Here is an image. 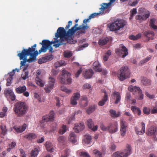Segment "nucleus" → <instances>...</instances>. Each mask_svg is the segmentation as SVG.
I'll use <instances>...</instances> for the list:
<instances>
[{"mask_svg": "<svg viewBox=\"0 0 157 157\" xmlns=\"http://www.w3.org/2000/svg\"><path fill=\"white\" fill-rule=\"evenodd\" d=\"M72 24V21H69L68 22V25H66L65 29L63 27H59L55 34V37H60V43L55 44L54 45L56 48H58L60 45L66 44L67 43L73 44V39L72 36L75 32L78 30L80 31L78 32L77 33L79 35L80 34L85 33L86 30L89 28V27L86 25H80L77 27L78 25L75 24V25L71 29H68V31H66L65 30L68 29Z\"/></svg>", "mask_w": 157, "mask_h": 157, "instance_id": "nucleus-1", "label": "nucleus"}, {"mask_svg": "<svg viewBox=\"0 0 157 157\" xmlns=\"http://www.w3.org/2000/svg\"><path fill=\"white\" fill-rule=\"evenodd\" d=\"M36 46V44L29 47L28 49H24L22 51L17 54V56L19 57L20 60H23L21 62V67L25 65L26 62L31 63L35 61L36 57L33 54V53L35 50V48Z\"/></svg>", "mask_w": 157, "mask_h": 157, "instance_id": "nucleus-2", "label": "nucleus"}, {"mask_svg": "<svg viewBox=\"0 0 157 157\" xmlns=\"http://www.w3.org/2000/svg\"><path fill=\"white\" fill-rule=\"evenodd\" d=\"M28 109L25 102H18L15 104L13 109L17 116L21 117L26 113Z\"/></svg>", "mask_w": 157, "mask_h": 157, "instance_id": "nucleus-3", "label": "nucleus"}, {"mask_svg": "<svg viewBox=\"0 0 157 157\" xmlns=\"http://www.w3.org/2000/svg\"><path fill=\"white\" fill-rule=\"evenodd\" d=\"M56 37L54 38V41H50L48 40H44L42 41V43H40V44H41L42 45V47L41 48L40 50L39 51V53H40L42 52H45L47 51V49L49 48V52H52L53 48L52 47H51V45L54 44L53 46L54 47V45L55 44H59L60 43V39L59 40L58 38ZM55 47L56 48L55 46Z\"/></svg>", "mask_w": 157, "mask_h": 157, "instance_id": "nucleus-4", "label": "nucleus"}, {"mask_svg": "<svg viewBox=\"0 0 157 157\" xmlns=\"http://www.w3.org/2000/svg\"><path fill=\"white\" fill-rule=\"evenodd\" d=\"M70 73L65 70L62 71L61 75H59L58 77L59 82L62 84H70L72 82V79L71 77Z\"/></svg>", "mask_w": 157, "mask_h": 157, "instance_id": "nucleus-5", "label": "nucleus"}, {"mask_svg": "<svg viewBox=\"0 0 157 157\" xmlns=\"http://www.w3.org/2000/svg\"><path fill=\"white\" fill-rule=\"evenodd\" d=\"M125 25L126 22L124 20H117L111 24L109 28L111 31H115L123 28Z\"/></svg>", "mask_w": 157, "mask_h": 157, "instance_id": "nucleus-6", "label": "nucleus"}, {"mask_svg": "<svg viewBox=\"0 0 157 157\" xmlns=\"http://www.w3.org/2000/svg\"><path fill=\"white\" fill-rule=\"evenodd\" d=\"M128 90L131 92H134V94L136 95V98L137 99L140 100L143 98L144 94H142V91L139 87L136 86H129Z\"/></svg>", "mask_w": 157, "mask_h": 157, "instance_id": "nucleus-7", "label": "nucleus"}, {"mask_svg": "<svg viewBox=\"0 0 157 157\" xmlns=\"http://www.w3.org/2000/svg\"><path fill=\"white\" fill-rule=\"evenodd\" d=\"M120 73L118 76L121 81H124L126 78L129 77L130 71L127 66L122 67L120 69Z\"/></svg>", "mask_w": 157, "mask_h": 157, "instance_id": "nucleus-8", "label": "nucleus"}, {"mask_svg": "<svg viewBox=\"0 0 157 157\" xmlns=\"http://www.w3.org/2000/svg\"><path fill=\"white\" fill-rule=\"evenodd\" d=\"M131 153V149L130 145H127L126 148L123 151H117L113 154V157H127Z\"/></svg>", "mask_w": 157, "mask_h": 157, "instance_id": "nucleus-9", "label": "nucleus"}, {"mask_svg": "<svg viewBox=\"0 0 157 157\" xmlns=\"http://www.w3.org/2000/svg\"><path fill=\"white\" fill-rule=\"evenodd\" d=\"M115 52L119 55L123 54L122 56V58H124L128 54V49L122 44L119 45V47L118 48L116 49Z\"/></svg>", "mask_w": 157, "mask_h": 157, "instance_id": "nucleus-10", "label": "nucleus"}, {"mask_svg": "<svg viewBox=\"0 0 157 157\" xmlns=\"http://www.w3.org/2000/svg\"><path fill=\"white\" fill-rule=\"evenodd\" d=\"M55 81V79L54 78L50 77L49 78L48 84L44 88L45 90L46 93H50L53 89Z\"/></svg>", "mask_w": 157, "mask_h": 157, "instance_id": "nucleus-11", "label": "nucleus"}, {"mask_svg": "<svg viewBox=\"0 0 157 157\" xmlns=\"http://www.w3.org/2000/svg\"><path fill=\"white\" fill-rule=\"evenodd\" d=\"M118 125L117 121L110 124L108 126V131L110 133H114L118 131Z\"/></svg>", "mask_w": 157, "mask_h": 157, "instance_id": "nucleus-12", "label": "nucleus"}, {"mask_svg": "<svg viewBox=\"0 0 157 157\" xmlns=\"http://www.w3.org/2000/svg\"><path fill=\"white\" fill-rule=\"evenodd\" d=\"M120 125L121 127L120 132L121 136H124L126 132V128L127 125L126 122L123 119H121L120 121Z\"/></svg>", "mask_w": 157, "mask_h": 157, "instance_id": "nucleus-13", "label": "nucleus"}, {"mask_svg": "<svg viewBox=\"0 0 157 157\" xmlns=\"http://www.w3.org/2000/svg\"><path fill=\"white\" fill-rule=\"evenodd\" d=\"M54 113L53 111H50L48 115H46L42 117V122L44 123L52 121L54 118Z\"/></svg>", "mask_w": 157, "mask_h": 157, "instance_id": "nucleus-14", "label": "nucleus"}, {"mask_svg": "<svg viewBox=\"0 0 157 157\" xmlns=\"http://www.w3.org/2000/svg\"><path fill=\"white\" fill-rule=\"evenodd\" d=\"M84 128V124L83 122H82L79 123H76L75 124L73 129L76 132L78 133L83 130Z\"/></svg>", "mask_w": 157, "mask_h": 157, "instance_id": "nucleus-15", "label": "nucleus"}, {"mask_svg": "<svg viewBox=\"0 0 157 157\" xmlns=\"http://www.w3.org/2000/svg\"><path fill=\"white\" fill-rule=\"evenodd\" d=\"M83 74L84 77L85 78L90 79L92 76L94 74V72L92 69H89L84 71Z\"/></svg>", "mask_w": 157, "mask_h": 157, "instance_id": "nucleus-16", "label": "nucleus"}, {"mask_svg": "<svg viewBox=\"0 0 157 157\" xmlns=\"http://www.w3.org/2000/svg\"><path fill=\"white\" fill-rule=\"evenodd\" d=\"M86 124L89 128L93 131H95L97 130L98 126L96 125L94 126V123L91 119H89L87 121Z\"/></svg>", "mask_w": 157, "mask_h": 157, "instance_id": "nucleus-17", "label": "nucleus"}, {"mask_svg": "<svg viewBox=\"0 0 157 157\" xmlns=\"http://www.w3.org/2000/svg\"><path fill=\"white\" fill-rule=\"evenodd\" d=\"M157 128L155 126H152L149 128L146 132V134L148 136H155L157 134Z\"/></svg>", "mask_w": 157, "mask_h": 157, "instance_id": "nucleus-18", "label": "nucleus"}, {"mask_svg": "<svg viewBox=\"0 0 157 157\" xmlns=\"http://www.w3.org/2000/svg\"><path fill=\"white\" fill-rule=\"evenodd\" d=\"M53 58V56L52 55L46 56L38 60L39 63L41 64L45 63L48 61L52 60Z\"/></svg>", "mask_w": 157, "mask_h": 157, "instance_id": "nucleus-19", "label": "nucleus"}, {"mask_svg": "<svg viewBox=\"0 0 157 157\" xmlns=\"http://www.w3.org/2000/svg\"><path fill=\"white\" fill-rule=\"evenodd\" d=\"M141 129L139 131V129L137 127L135 128V131L137 135H142L145 132V124L143 122L141 123Z\"/></svg>", "mask_w": 157, "mask_h": 157, "instance_id": "nucleus-20", "label": "nucleus"}, {"mask_svg": "<svg viewBox=\"0 0 157 157\" xmlns=\"http://www.w3.org/2000/svg\"><path fill=\"white\" fill-rule=\"evenodd\" d=\"M80 97V95L79 93H75L73 94V96L71 99V103L73 105H76L77 104V101L78 100Z\"/></svg>", "mask_w": 157, "mask_h": 157, "instance_id": "nucleus-21", "label": "nucleus"}, {"mask_svg": "<svg viewBox=\"0 0 157 157\" xmlns=\"http://www.w3.org/2000/svg\"><path fill=\"white\" fill-rule=\"evenodd\" d=\"M105 94L102 99L98 102V105L100 106H102L105 104V102L108 101V94L106 91L105 90L102 91Z\"/></svg>", "mask_w": 157, "mask_h": 157, "instance_id": "nucleus-22", "label": "nucleus"}, {"mask_svg": "<svg viewBox=\"0 0 157 157\" xmlns=\"http://www.w3.org/2000/svg\"><path fill=\"white\" fill-rule=\"evenodd\" d=\"M143 34L145 36L148 38V40L150 39L153 40V37L155 35L154 32L151 31H145L144 33Z\"/></svg>", "mask_w": 157, "mask_h": 157, "instance_id": "nucleus-23", "label": "nucleus"}, {"mask_svg": "<svg viewBox=\"0 0 157 157\" xmlns=\"http://www.w3.org/2000/svg\"><path fill=\"white\" fill-rule=\"evenodd\" d=\"M27 127V125L25 124H24L22 126L18 127L14 126V129L17 132H21L24 131Z\"/></svg>", "mask_w": 157, "mask_h": 157, "instance_id": "nucleus-24", "label": "nucleus"}, {"mask_svg": "<svg viewBox=\"0 0 157 157\" xmlns=\"http://www.w3.org/2000/svg\"><path fill=\"white\" fill-rule=\"evenodd\" d=\"M40 151L39 146H36L32 151L31 153V157H36L39 152Z\"/></svg>", "mask_w": 157, "mask_h": 157, "instance_id": "nucleus-25", "label": "nucleus"}, {"mask_svg": "<svg viewBox=\"0 0 157 157\" xmlns=\"http://www.w3.org/2000/svg\"><path fill=\"white\" fill-rule=\"evenodd\" d=\"M100 67V65L98 61H96L93 63V68L96 71L101 72L102 69Z\"/></svg>", "mask_w": 157, "mask_h": 157, "instance_id": "nucleus-26", "label": "nucleus"}, {"mask_svg": "<svg viewBox=\"0 0 157 157\" xmlns=\"http://www.w3.org/2000/svg\"><path fill=\"white\" fill-rule=\"evenodd\" d=\"M45 146L46 147L47 151L50 152L53 151V145L50 142L47 141L45 144Z\"/></svg>", "mask_w": 157, "mask_h": 157, "instance_id": "nucleus-27", "label": "nucleus"}, {"mask_svg": "<svg viewBox=\"0 0 157 157\" xmlns=\"http://www.w3.org/2000/svg\"><path fill=\"white\" fill-rule=\"evenodd\" d=\"M76 136L75 133L72 132L70 133L68 137V140L69 141L73 143H75L77 141L76 139Z\"/></svg>", "mask_w": 157, "mask_h": 157, "instance_id": "nucleus-28", "label": "nucleus"}, {"mask_svg": "<svg viewBox=\"0 0 157 157\" xmlns=\"http://www.w3.org/2000/svg\"><path fill=\"white\" fill-rule=\"evenodd\" d=\"M109 113L112 117L116 118L120 117L121 115V112H118L117 113L116 111L113 109H110L109 110Z\"/></svg>", "mask_w": 157, "mask_h": 157, "instance_id": "nucleus-29", "label": "nucleus"}, {"mask_svg": "<svg viewBox=\"0 0 157 157\" xmlns=\"http://www.w3.org/2000/svg\"><path fill=\"white\" fill-rule=\"evenodd\" d=\"M26 90V87L25 86H19L15 89L16 92L18 94H22Z\"/></svg>", "mask_w": 157, "mask_h": 157, "instance_id": "nucleus-30", "label": "nucleus"}, {"mask_svg": "<svg viewBox=\"0 0 157 157\" xmlns=\"http://www.w3.org/2000/svg\"><path fill=\"white\" fill-rule=\"evenodd\" d=\"M113 95L114 97H116V100L114 102L115 104H118L120 101L121 99V96H120V93L118 92L115 91L113 92Z\"/></svg>", "mask_w": 157, "mask_h": 157, "instance_id": "nucleus-31", "label": "nucleus"}, {"mask_svg": "<svg viewBox=\"0 0 157 157\" xmlns=\"http://www.w3.org/2000/svg\"><path fill=\"white\" fill-rule=\"evenodd\" d=\"M131 109L134 113H137L138 116L141 115V111L139 108L136 106H131Z\"/></svg>", "mask_w": 157, "mask_h": 157, "instance_id": "nucleus-32", "label": "nucleus"}, {"mask_svg": "<svg viewBox=\"0 0 157 157\" xmlns=\"http://www.w3.org/2000/svg\"><path fill=\"white\" fill-rule=\"evenodd\" d=\"M156 19L154 18L151 19L149 22V26L154 29H157V26L155 25Z\"/></svg>", "mask_w": 157, "mask_h": 157, "instance_id": "nucleus-33", "label": "nucleus"}, {"mask_svg": "<svg viewBox=\"0 0 157 157\" xmlns=\"http://www.w3.org/2000/svg\"><path fill=\"white\" fill-rule=\"evenodd\" d=\"M36 84L40 87H43L45 84V82L42 80L38 76L36 77Z\"/></svg>", "mask_w": 157, "mask_h": 157, "instance_id": "nucleus-34", "label": "nucleus"}, {"mask_svg": "<svg viewBox=\"0 0 157 157\" xmlns=\"http://www.w3.org/2000/svg\"><path fill=\"white\" fill-rule=\"evenodd\" d=\"M96 107V106L95 105L90 106L86 110L87 113L90 114L95 110Z\"/></svg>", "mask_w": 157, "mask_h": 157, "instance_id": "nucleus-35", "label": "nucleus"}, {"mask_svg": "<svg viewBox=\"0 0 157 157\" xmlns=\"http://www.w3.org/2000/svg\"><path fill=\"white\" fill-rule=\"evenodd\" d=\"M0 128L2 130L1 135L5 136L7 132L6 125L3 124L1 123Z\"/></svg>", "mask_w": 157, "mask_h": 157, "instance_id": "nucleus-36", "label": "nucleus"}, {"mask_svg": "<svg viewBox=\"0 0 157 157\" xmlns=\"http://www.w3.org/2000/svg\"><path fill=\"white\" fill-rule=\"evenodd\" d=\"M100 9L101 10L100 11L99 13H95L91 14L89 16L90 19H91V18H94L96 17V16L100 14H103L104 10H103L102 9V6L101 8H100Z\"/></svg>", "mask_w": 157, "mask_h": 157, "instance_id": "nucleus-37", "label": "nucleus"}, {"mask_svg": "<svg viewBox=\"0 0 157 157\" xmlns=\"http://www.w3.org/2000/svg\"><path fill=\"white\" fill-rule=\"evenodd\" d=\"M109 39L108 37L104 39H101L99 40L98 44L100 45H104L107 44Z\"/></svg>", "mask_w": 157, "mask_h": 157, "instance_id": "nucleus-38", "label": "nucleus"}, {"mask_svg": "<svg viewBox=\"0 0 157 157\" xmlns=\"http://www.w3.org/2000/svg\"><path fill=\"white\" fill-rule=\"evenodd\" d=\"M141 36V34L139 33L136 36H134L133 35H130L129 38L130 39L133 40H136L140 39Z\"/></svg>", "mask_w": 157, "mask_h": 157, "instance_id": "nucleus-39", "label": "nucleus"}, {"mask_svg": "<svg viewBox=\"0 0 157 157\" xmlns=\"http://www.w3.org/2000/svg\"><path fill=\"white\" fill-rule=\"evenodd\" d=\"M13 92L12 90L10 89H6L4 92V94L6 98H9V97Z\"/></svg>", "mask_w": 157, "mask_h": 157, "instance_id": "nucleus-40", "label": "nucleus"}, {"mask_svg": "<svg viewBox=\"0 0 157 157\" xmlns=\"http://www.w3.org/2000/svg\"><path fill=\"white\" fill-rule=\"evenodd\" d=\"M79 111H75L74 113H73L71 116L68 117L67 118L68 121V123L70 124L73 121H74L75 120V115L77 113H78Z\"/></svg>", "mask_w": 157, "mask_h": 157, "instance_id": "nucleus-41", "label": "nucleus"}, {"mask_svg": "<svg viewBox=\"0 0 157 157\" xmlns=\"http://www.w3.org/2000/svg\"><path fill=\"white\" fill-rule=\"evenodd\" d=\"M24 137L29 140L35 139L36 137V135L33 133H30L25 136Z\"/></svg>", "mask_w": 157, "mask_h": 157, "instance_id": "nucleus-42", "label": "nucleus"}, {"mask_svg": "<svg viewBox=\"0 0 157 157\" xmlns=\"http://www.w3.org/2000/svg\"><path fill=\"white\" fill-rule=\"evenodd\" d=\"M67 130L66 125H63L62 127L59 129V133L60 134L62 135L66 132Z\"/></svg>", "mask_w": 157, "mask_h": 157, "instance_id": "nucleus-43", "label": "nucleus"}, {"mask_svg": "<svg viewBox=\"0 0 157 157\" xmlns=\"http://www.w3.org/2000/svg\"><path fill=\"white\" fill-rule=\"evenodd\" d=\"M14 75V74H10L9 77L7 79V83L6 85L7 86H9L11 84V82L13 79V76Z\"/></svg>", "mask_w": 157, "mask_h": 157, "instance_id": "nucleus-44", "label": "nucleus"}, {"mask_svg": "<svg viewBox=\"0 0 157 157\" xmlns=\"http://www.w3.org/2000/svg\"><path fill=\"white\" fill-rule=\"evenodd\" d=\"M143 111L144 114L149 115L150 113L151 110L149 108L144 107L143 109Z\"/></svg>", "mask_w": 157, "mask_h": 157, "instance_id": "nucleus-45", "label": "nucleus"}, {"mask_svg": "<svg viewBox=\"0 0 157 157\" xmlns=\"http://www.w3.org/2000/svg\"><path fill=\"white\" fill-rule=\"evenodd\" d=\"M16 145V143L14 142H12L9 145V147L7 149V151L10 152L11 149L13 148Z\"/></svg>", "mask_w": 157, "mask_h": 157, "instance_id": "nucleus-46", "label": "nucleus"}, {"mask_svg": "<svg viewBox=\"0 0 157 157\" xmlns=\"http://www.w3.org/2000/svg\"><path fill=\"white\" fill-rule=\"evenodd\" d=\"M64 56L65 57L69 58L72 56V54L71 52L65 51L64 52Z\"/></svg>", "mask_w": 157, "mask_h": 157, "instance_id": "nucleus-47", "label": "nucleus"}, {"mask_svg": "<svg viewBox=\"0 0 157 157\" xmlns=\"http://www.w3.org/2000/svg\"><path fill=\"white\" fill-rule=\"evenodd\" d=\"M151 56H147L145 59L141 61L140 63L141 64H143V63H145L149 60L151 59Z\"/></svg>", "mask_w": 157, "mask_h": 157, "instance_id": "nucleus-48", "label": "nucleus"}, {"mask_svg": "<svg viewBox=\"0 0 157 157\" xmlns=\"http://www.w3.org/2000/svg\"><path fill=\"white\" fill-rule=\"evenodd\" d=\"M80 155L83 157H90V155L86 152L82 151L80 153Z\"/></svg>", "mask_w": 157, "mask_h": 157, "instance_id": "nucleus-49", "label": "nucleus"}, {"mask_svg": "<svg viewBox=\"0 0 157 157\" xmlns=\"http://www.w3.org/2000/svg\"><path fill=\"white\" fill-rule=\"evenodd\" d=\"M65 62L64 61H59L57 62H56L55 65L56 67H59L63 65L64 63Z\"/></svg>", "mask_w": 157, "mask_h": 157, "instance_id": "nucleus-50", "label": "nucleus"}, {"mask_svg": "<svg viewBox=\"0 0 157 157\" xmlns=\"http://www.w3.org/2000/svg\"><path fill=\"white\" fill-rule=\"evenodd\" d=\"M131 15L130 19H131L133 16L136 14L137 13V10L136 8H133L132 10H131Z\"/></svg>", "mask_w": 157, "mask_h": 157, "instance_id": "nucleus-51", "label": "nucleus"}, {"mask_svg": "<svg viewBox=\"0 0 157 157\" xmlns=\"http://www.w3.org/2000/svg\"><path fill=\"white\" fill-rule=\"evenodd\" d=\"M28 75H29V72L28 71H25L24 73H23V74L21 75V77L22 78L25 80L26 78H28Z\"/></svg>", "mask_w": 157, "mask_h": 157, "instance_id": "nucleus-52", "label": "nucleus"}, {"mask_svg": "<svg viewBox=\"0 0 157 157\" xmlns=\"http://www.w3.org/2000/svg\"><path fill=\"white\" fill-rule=\"evenodd\" d=\"M61 90H62L63 91H65L67 93H69L71 92V90L68 89L66 87L64 86H62L61 87Z\"/></svg>", "mask_w": 157, "mask_h": 157, "instance_id": "nucleus-53", "label": "nucleus"}, {"mask_svg": "<svg viewBox=\"0 0 157 157\" xmlns=\"http://www.w3.org/2000/svg\"><path fill=\"white\" fill-rule=\"evenodd\" d=\"M70 152L69 149H66L65 150V155H62L61 157H67L69 155Z\"/></svg>", "mask_w": 157, "mask_h": 157, "instance_id": "nucleus-54", "label": "nucleus"}, {"mask_svg": "<svg viewBox=\"0 0 157 157\" xmlns=\"http://www.w3.org/2000/svg\"><path fill=\"white\" fill-rule=\"evenodd\" d=\"M150 13L148 12L147 13L144 14V15H142L143 17V20H145L147 19L149 16Z\"/></svg>", "mask_w": 157, "mask_h": 157, "instance_id": "nucleus-55", "label": "nucleus"}, {"mask_svg": "<svg viewBox=\"0 0 157 157\" xmlns=\"http://www.w3.org/2000/svg\"><path fill=\"white\" fill-rule=\"evenodd\" d=\"M136 0V1H134L133 2H132L130 1L129 2V5L132 6H135L138 3V1Z\"/></svg>", "mask_w": 157, "mask_h": 157, "instance_id": "nucleus-56", "label": "nucleus"}, {"mask_svg": "<svg viewBox=\"0 0 157 157\" xmlns=\"http://www.w3.org/2000/svg\"><path fill=\"white\" fill-rule=\"evenodd\" d=\"M9 97L12 101H14L16 99V96L13 92L10 96Z\"/></svg>", "mask_w": 157, "mask_h": 157, "instance_id": "nucleus-57", "label": "nucleus"}, {"mask_svg": "<svg viewBox=\"0 0 157 157\" xmlns=\"http://www.w3.org/2000/svg\"><path fill=\"white\" fill-rule=\"evenodd\" d=\"M81 105L82 107H85L88 105V102L86 100H83L81 102Z\"/></svg>", "mask_w": 157, "mask_h": 157, "instance_id": "nucleus-58", "label": "nucleus"}, {"mask_svg": "<svg viewBox=\"0 0 157 157\" xmlns=\"http://www.w3.org/2000/svg\"><path fill=\"white\" fill-rule=\"evenodd\" d=\"M100 128L103 131H106L107 130L108 131V126L106 127L103 124L101 125Z\"/></svg>", "mask_w": 157, "mask_h": 157, "instance_id": "nucleus-59", "label": "nucleus"}, {"mask_svg": "<svg viewBox=\"0 0 157 157\" xmlns=\"http://www.w3.org/2000/svg\"><path fill=\"white\" fill-rule=\"evenodd\" d=\"M91 88L90 85L88 83H86L82 87L83 89H89Z\"/></svg>", "mask_w": 157, "mask_h": 157, "instance_id": "nucleus-60", "label": "nucleus"}, {"mask_svg": "<svg viewBox=\"0 0 157 157\" xmlns=\"http://www.w3.org/2000/svg\"><path fill=\"white\" fill-rule=\"evenodd\" d=\"M58 141L60 143H63L64 140V137L63 136H60L58 139Z\"/></svg>", "mask_w": 157, "mask_h": 157, "instance_id": "nucleus-61", "label": "nucleus"}, {"mask_svg": "<svg viewBox=\"0 0 157 157\" xmlns=\"http://www.w3.org/2000/svg\"><path fill=\"white\" fill-rule=\"evenodd\" d=\"M151 113L152 114H155L157 113V105H155V106L154 107L151 109Z\"/></svg>", "mask_w": 157, "mask_h": 157, "instance_id": "nucleus-62", "label": "nucleus"}, {"mask_svg": "<svg viewBox=\"0 0 157 157\" xmlns=\"http://www.w3.org/2000/svg\"><path fill=\"white\" fill-rule=\"evenodd\" d=\"M82 68H81L79 70H78L77 73L75 74V75L76 78H78L79 75L82 72Z\"/></svg>", "mask_w": 157, "mask_h": 157, "instance_id": "nucleus-63", "label": "nucleus"}, {"mask_svg": "<svg viewBox=\"0 0 157 157\" xmlns=\"http://www.w3.org/2000/svg\"><path fill=\"white\" fill-rule=\"evenodd\" d=\"M145 95L147 97L151 99H153L154 98V96L153 95L150 94L147 92H146L145 93Z\"/></svg>", "mask_w": 157, "mask_h": 157, "instance_id": "nucleus-64", "label": "nucleus"}]
</instances>
